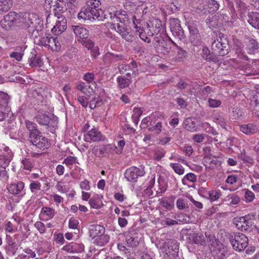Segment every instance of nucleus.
<instances>
[{"label": "nucleus", "instance_id": "obj_1", "mask_svg": "<svg viewBox=\"0 0 259 259\" xmlns=\"http://www.w3.org/2000/svg\"><path fill=\"white\" fill-rule=\"evenodd\" d=\"M205 235L208 240V246L212 255L217 259H224L226 256V247L223 244L220 243L215 236L210 234L209 232H206Z\"/></svg>", "mask_w": 259, "mask_h": 259}, {"label": "nucleus", "instance_id": "obj_2", "mask_svg": "<svg viewBox=\"0 0 259 259\" xmlns=\"http://www.w3.org/2000/svg\"><path fill=\"white\" fill-rule=\"evenodd\" d=\"M21 23L32 29V32L34 31L38 32L41 30L42 23L37 14L33 13H21Z\"/></svg>", "mask_w": 259, "mask_h": 259}, {"label": "nucleus", "instance_id": "obj_3", "mask_svg": "<svg viewBox=\"0 0 259 259\" xmlns=\"http://www.w3.org/2000/svg\"><path fill=\"white\" fill-rule=\"evenodd\" d=\"M103 11L102 10H92L85 8L83 11L80 12L77 15L79 20L84 21L93 22L96 20L100 21L103 19Z\"/></svg>", "mask_w": 259, "mask_h": 259}, {"label": "nucleus", "instance_id": "obj_4", "mask_svg": "<svg viewBox=\"0 0 259 259\" xmlns=\"http://www.w3.org/2000/svg\"><path fill=\"white\" fill-rule=\"evenodd\" d=\"M21 23V13L10 12L1 21L2 27L5 30H9L12 27L18 26Z\"/></svg>", "mask_w": 259, "mask_h": 259}, {"label": "nucleus", "instance_id": "obj_5", "mask_svg": "<svg viewBox=\"0 0 259 259\" xmlns=\"http://www.w3.org/2000/svg\"><path fill=\"white\" fill-rule=\"evenodd\" d=\"M230 240L233 248L239 251L243 250L248 244L247 236L242 233L231 235Z\"/></svg>", "mask_w": 259, "mask_h": 259}, {"label": "nucleus", "instance_id": "obj_6", "mask_svg": "<svg viewBox=\"0 0 259 259\" xmlns=\"http://www.w3.org/2000/svg\"><path fill=\"white\" fill-rule=\"evenodd\" d=\"M228 43L226 39L219 37L215 39L211 44V49L216 55L223 56L228 53Z\"/></svg>", "mask_w": 259, "mask_h": 259}, {"label": "nucleus", "instance_id": "obj_7", "mask_svg": "<svg viewBox=\"0 0 259 259\" xmlns=\"http://www.w3.org/2000/svg\"><path fill=\"white\" fill-rule=\"evenodd\" d=\"M253 219L249 215L237 217L233 220V223L236 228L242 231L248 230L253 225Z\"/></svg>", "mask_w": 259, "mask_h": 259}, {"label": "nucleus", "instance_id": "obj_8", "mask_svg": "<svg viewBox=\"0 0 259 259\" xmlns=\"http://www.w3.org/2000/svg\"><path fill=\"white\" fill-rule=\"evenodd\" d=\"M0 167L5 169L12 160L13 154L8 147L3 144L0 145Z\"/></svg>", "mask_w": 259, "mask_h": 259}, {"label": "nucleus", "instance_id": "obj_9", "mask_svg": "<svg viewBox=\"0 0 259 259\" xmlns=\"http://www.w3.org/2000/svg\"><path fill=\"white\" fill-rule=\"evenodd\" d=\"M145 174L144 168L132 166L127 168L124 172V177L128 182H136L139 177Z\"/></svg>", "mask_w": 259, "mask_h": 259}, {"label": "nucleus", "instance_id": "obj_10", "mask_svg": "<svg viewBox=\"0 0 259 259\" xmlns=\"http://www.w3.org/2000/svg\"><path fill=\"white\" fill-rule=\"evenodd\" d=\"M220 5L215 0H203L202 3L198 6L197 9L204 14L207 12L212 13L218 11L219 9Z\"/></svg>", "mask_w": 259, "mask_h": 259}, {"label": "nucleus", "instance_id": "obj_11", "mask_svg": "<svg viewBox=\"0 0 259 259\" xmlns=\"http://www.w3.org/2000/svg\"><path fill=\"white\" fill-rule=\"evenodd\" d=\"M124 23V22H122L120 24H112L110 26V28L115 30L125 40L132 41L134 40V36L125 26Z\"/></svg>", "mask_w": 259, "mask_h": 259}, {"label": "nucleus", "instance_id": "obj_12", "mask_svg": "<svg viewBox=\"0 0 259 259\" xmlns=\"http://www.w3.org/2000/svg\"><path fill=\"white\" fill-rule=\"evenodd\" d=\"M10 98L7 93L0 91V121H3L9 110L8 103Z\"/></svg>", "mask_w": 259, "mask_h": 259}, {"label": "nucleus", "instance_id": "obj_13", "mask_svg": "<svg viewBox=\"0 0 259 259\" xmlns=\"http://www.w3.org/2000/svg\"><path fill=\"white\" fill-rule=\"evenodd\" d=\"M57 18L56 25L52 29V31L55 35L62 34L66 29L67 20L63 15L55 16Z\"/></svg>", "mask_w": 259, "mask_h": 259}, {"label": "nucleus", "instance_id": "obj_14", "mask_svg": "<svg viewBox=\"0 0 259 259\" xmlns=\"http://www.w3.org/2000/svg\"><path fill=\"white\" fill-rule=\"evenodd\" d=\"M169 27L172 35L175 37H178L183 35V31L180 25V21L177 18H170Z\"/></svg>", "mask_w": 259, "mask_h": 259}, {"label": "nucleus", "instance_id": "obj_15", "mask_svg": "<svg viewBox=\"0 0 259 259\" xmlns=\"http://www.w3.org/2000/svg\"><path fill=\"white\" fill-rule=\"evenodd\" d=\"M24 183L22 181H17V182L13 183L7 187L8 191L15 195L19 194H24L25 191L24 190Z\"/></svg>", "mask_w": 259, "mask_h": 259}, {"label": "nucleus", "instance_id": "obj_16", "mask_svg": "<svg viewBox=\"0 0 259 259\" xmlns=\"http://www.w3.org/2000/svg\"><path fill=\"white\" fill-rule=\"evenodd\" d=\"M165 245L167 247V249L165 250L166 254L169 256L171 255L175 257L178 255L179 252V244L176 240H168Z\"/></svg>", "mask_w": 259, "mask_h": 259}, {"label": "nucleus", "instance_id": "obj_17", "mask_svg": "<svg viewBox=\"0 0 259 259\" xmlns=\"http://www.w3.org/2000/svg\"><path fill=\"white\" fill-rule=\"evenodd\" d=\"M7 245L5 247L6 252L9 254L15 255L18 249V244L12 239L11 236H6Z\"/></svg>", "mask_w": 259, "mask_h": 259}, {"label": "nucleus", "instance_id": "obj_18", "mask_svg": "<svg viewBox=\"0 0 259 259\" xmlns=\"http://www.w3.org/2000/svg\"><path fill=\"white\" fill-rule=\"evenodd\" d=\"M102 134L96 128H93L84 136L88 142L99 141L102 139Z\"/></svg>", "mask_w": 259, "mask_h": 259}, {"label": "nucleus", "instance_id": "obj_19", "mask_svg": "<svg viewBox=\"0 0 259 259\" xmlns=\"http://www.w3.org/2000/svg\"><path fill=\"white\" fill-rule=\"evenodd\" d=\"M239 130L247 135H253L258 131V127L253 123L242 124L239 126Z\"/></svg>", "mask_w": 259, "mask_h": 259}, {"label": "nucleus", "instance_id": "obj_20", "mask_svg": "<svg viewBox=\"0 0 259 259\" xmlns=\"http://www.w3.org/2000/svg\"><path fill=\"white\" fill-rule=\"evenodd\" d=\"M171 41H172L171 39L170 40H164L160 44H156L155 49L157 52L164 55L167 54L171 50L170 44Z\"/></svg>", "mask_w": 259, "mask_h": 259}, {"label": "nucleus", "instance_id": "obj_21", "mask_svg": "<svg viewBox=\"0 0 259 259\" xmlns=\"http://www.w3.org/2000/svg\"><path fill=\"white\" fill-rule=\"evenodd\" d=\"M69 7L64 0H58L56 5L53 9V12L54 16L63 15L62 14L65 12Z\"/></svg>", "mask_w": 259, "mask_h": 259}, {"label": "nucleus", "instance_id": "obj_22", "mask_svg": "<svg viewBox=\"0 0 259 259\" xmlns=\"http://www.w3.org/2000/svg\"><path fill=\"white\" fill-rule=\"evenodd\" d=\"M103 198V196L101 195L94 194L89 201L91 207L94 209L101 208L104 205L102 202Z\"/></svg>", "mask_w": 259, "mask_h": 259}, {"label": "nucleus", "instance_id": "obj_23", "mask_svg": "<svg viewBox=\"0 0 259 259\" xmlns=\"http://www.w3.org/2000/svg\"><path fill=\"white\" fill-rule=\"evenodd\" d=\"M55 210L50 207H42L39 217L43 221H48L52 219L55 215Z\"/></svg>", "mask_w": 259, "mask_h": 259}, {"label": "nucleus", "instance_id": "obj_24", "mask_svg": "<svg viewBox=\"0 0 259 259\" xmlns=\"http://www.w3.org/2000/svg\"><path fill=\"white\" fill-rule=\"evenodd\" d=\"M130 68V71L132 74H135L138 71L137 65L135 61H132L130 64H121L118 66L119 71L122 74H125L127 71H129Z\"/></svg>", "mask_w": 259, "mask_h": 259}, {"label": "nucleus", "instance_id": "obj_25", "mask_svg": "<svg viewBox=\"0 0 259 259\" xmlns=\"http://www.w3.org/2000/svg\"><path fill=\"white\" fill-rule=\"evenodd\" d=\"M104 232L105 228L100 225H92L89 228L90 236L94 238L101 235Z\"/></svg>", "mask_w": 259, "mask_h": 259}, {"label": "nucleus", "instance_id": "obj_26", "mask_svg": "<svg viewBox=\"0 0 259 259\" xmlns=\"http://www.w3.org/2000/svg\"><path fill=\"white\" fill-rule=\"evenodd\" d=\"M72 30L75 36L81 39H85L89 36V31L86 28L78 25L72 26Z\"/></svg>", "mask_w": 259, "mask_h": 259}, {"label": "nucleus", "instance_id": "obj_27", "mask_svg": "<svg viewBox=\"0 0 259 259\" xmlns=\"http://www.w3.org/2000/svg\"><path fill=\"white\" fill-rule=\"evenodd\" d=\"M189 238L191 241L196 244L203 245L206 243L204 236L200 233H190Z\"/></svg>", "mask_w": 259, "mask_h": 259}, {"label": "nucleus", "instance_id": "obj_28", "mask_svg": "<svg viewBox=\"0 0 259 259\" xmlns=\"http://www.w3.org/2000/svg\"><path fill=\"white\" fill-rule=\"evenodd\" d=\"M247 21L253 27L259 29V13L254 12L249 13Z\"/></svg>", "mask_w": 259, "mask_h": 259}, {"label": "nucleus", "instance_id": "obj_29", "mask_svg": "<svg viewBox=\"0 0 259 259\" xmlns=\"http://www.w3.org/2000/svg\"><path fill=\"white\" fill-rule=\"evenodd\" d=\"M183 126L186 130L191 132H196L197 130L195 120L192 118H188L185 119L183 123Z\"/></svg>", "mask_w": 259, "mask_h": 259}, {"label": "nucleus", "instance_id": "obj_30", "mask_svg": "<svg viewBox=\"0 0 259 259\" xmlns=\"http://www.w3.org/2000/svg\"><path fill=\"white\" fill-rule=\"evenodd\" d=\"M118 86L120 89H124L129 86L132 82L131 78L126 77L124 75L119 76L117 78Z\"/></svg>", "mask_w": 259, "mask_h": 259}, {"label": "nucleus", "instance_id": "obj_31", "mask_svg": "<svg viewBox=\"0 0 259 259\" xmlns=\"http://www.w3.org/2000/svg\"><path fill=\"white\" fill-rule=\"evenodd\" d=\"M259 48L257 41L252 38L249 39L246 46V50L249 54H253Z\"/></svg>", "mask_w": 259, "mask_h": 259}, {"label": "nucleus", "instance_id": "obj_32", "mask_svg": "<svg viewBox=\"0 0 259 259\" xmlns=\"http://www.w3.org/2000/svg\"><path fill=\"white\" fill-rule=\"evenodd\" d=\"M253 113L259 117V94L255 95L251 101Z\"/></svg>", "mask_w": 259, "mask_h": 259}, {"label": "nucleus", "instance_id": "obj_33", "mask_svg": "<svg viewBox=\"0 0 259 259\" xmlns=\"http://www.w3.org/2000/svg\"><path fill=\"white\" fill-rule=\"evenodd\" d=\"M50 145L48 139L43 136L40 139H38L37 142H35L33 144V145L36 146L37 148L43 150L47 149L50 146Z\"/></svg>", "mask_w": 259, "mask_h": 259}, {"label": "nucleus", "instance_id": "obj_34", "mask_svg": "<svg viewBox=\"0 0 259 259\" xmlns=\"http://www.w3.org/2000/svg\"><path fill=\"white\" fill-rule=\"evenodd\" d=\"M110 237L108 235L103 234L97 237L94 241V243L99 246H103L107 244Z\"/></svg>", "mask_w": 259, "mask_h": 259}, {"label": "nucleus", "instance_id": "obj_35", "mask_svg": "<svg viewBox=\"0 0 259 259\" xmlns=\"http://www.w3.org/2000/svg\"><path fill=\"white\" fill-rule=\"evenodd\" d=\"M203 196L211 201L218 200L220 197V193L216 190L204 191Z\"/></svg>", "mask_w": 259, "mask_h": 259}, {"label": "nucleus", "instance_id": "obj_36", "mask_svg": "<svg viewBox=\"0 0 259 259\" xmlns=\"http://www.w3.org/2000/svg\"><path fill=\"white\" fill-rule=\"evenodd\" d=\"M171 43L176 47L177 49V55L176 57V60L181 61L185 59L187 55V52L179 47L175 42L171 41Z\"/></svg>", "mask_w": 259, "mask_h": 259}, {"label": "nucleus", "instance_id": "obj_37", "mask_svg": "<svg viewBox=\"0 0 259 259\" xmlns=\"http://www.w3.org/2000/svg\"><path fill=\"white\" fill-rule=\"evenodd\" d=\"M90 88V85H86L82 81H79L76 84V89L88 97L91 95V92L89 90Z\"/></svg>", "mask_w": 259, "mask_h": 259}, {"label": "nucleus", "instance_id": "obj_38", "mask_svg": "<svg viewBox=\"0 0 259 259\" xmlns=\"http://www.w3.org/2000/svg\"><path fill=\"white\" fill-rule=\"evenodd\" d=\"M203 163L206 168L213 169L216 165L217 161L208 155H205L203 159Z\"/></svg>", "mask_w": 259, "mask_h": 259}, {"label": "nucleus", "instance_id": "obj_39", "mask_svg": "<svg viewBox=\"0 0 259 259\" xmlns=\"http://www.w3.org/2000/svg\"><path fill=\"white\" fill-rule=\"evenodd\" d=\"M135 29L136 32L138 33V35L140 38L144 40V41L149 43L151 41L150 39L147 37L144 32L143 27L141 26H137V24H136Z\"/></svg>", "mask_w": 259, "mask_h": 259}, {"label": "nucleus", "instance_id": "obj_40", "mask_svg": "<svg viewBox=\"0 0 259 259\" xmlns=\"http://www.w3.org/2000/svg\"><path fill=\"white\" fill-rule=\"evenodd\" d=\"M35 118L39 124L48 125L50 123V117L46 114H38Z\"/></svg>", "mask_w": 259, "mask_h": 259}, {"label": "nucleus", "instance_id": "obj_41", "mask_svg": "<svg viewBox=\"0 0 259 259\" xmlns=\"http://www.w3.org/2000/svg\"><path fill=\"white\" fill-rule=\"evenodd\" d=\"M116 15L119 17V22L120 23L128 22L129 20V16L131 15L130 13H127L126 11L123 10H119L116 11Z\"/></svg>", "mask_w": 259, "mask_h": 259}, {"label": "nucleus", "instance_id": "obj_42", "mask_svg": "<svg viewBox=\"0 0 259 259\" xmlns=\"http://www.w3.org/2000/svg\"><path fill=\"white\" fill-rule=\"evenodd\" d=\"M53 39L54 37L49 34L39 39L38 44L41 46H48L50 48H51V42L53 41Z\"/></svg>", "mask_w": 259, "mask_h": 259}, {"label": "nucleus", "instance_id": "obj_43", "mask_svg": "<svg viewBox=\"0 0 259 259\" xmlns=\"http://www.w3.org/2000/svg\"><path fill=\"white\" fill-rule=\"evenodd\" d=\"M12 4V0H0V11H8L11 8Z\"/></svg>", "mask_w": 259, "mask_h": 259}, {"label": "nucleus", "instance_id": "obj_44", "mask_svg": "<svg viewBox=\"0 0 259 259\" xmlns=\"http://www.w3.org/2000/svg\"><path fill=\"white\" fill-rule=\"evenodd\" d=\"M29 65L32 67L40 66L42 64V60L40 57L32 54L31 57L29 59Z\"/></svg>", "mask_w": 259, "mask_h": 259}, {"label": "nucleus", "instance_id": "obj_45", "mask_svg": "<svg viewBox=\"0 0 259 259\" xmlns=\"http://www.w3.org/2000/svg\"><path fill=\"white\" fill-rule=\"evenodd\" d=\"M25 126L29 132V134H31L32 133H36V131H39L37 129V126L36 124L32 121H30L28 120L25 121Z\"/></svg>", "mask_w": 259, "mask_h": 259}, {"label": "nucleus", "instance_id": "obj_46", "mask_svg": "<svg viewBox=\"0 0 259 259\" xmlns=\"http://www.w3.org/2000/svg\"><path fill=\"white\" fill-rule=\"evenodd\" d=\"M169 165L176 174L179 175H182L184 174L185 168L181 164L179 163H170Z\"/></svg>", "mask_w": 259, "mask_h": 259}, {"label": "nucleus", "instance_id": "obj_47", "mask_svg": "<svg viewBox=\"0 0 259 259\" xmlns=\"http://www.w3.org/2000/svg\"><path fill=\"white\" fill-rule=\"evenodd\" d=\"M153 159L156 160H160L165 154V151L162 148H158L153 151Z\"/></svg>", "mask_w": 259, "mask_h": 259}, {"label": "nucleus", "instance_id": "obj_48", "mask_svg": "<svg viewBox=\"0 0 259 259\" xmlns=\"http://www.w3.org/2000/svg\"><path fill=\"white\" fill-rule=\"evenodd\" d=\"M42 136L41 132L36 131V133H32L31 134H29V140L30 142L33 145L35 142H37L39 139Z\"/></svg>", "mask_w": 259, "mask_h": 259}, {"label": "nucleus", "instance_id": "obj_49", "mask_svg": "<svg viewBox=\"0 0 259 259\" xmlns=\"http://www.w3.org/2000/svg\"><path fill=\"white\" fill-rule=\"evenodd\" d=\"M21 163L23 165V168L28 170H31L34 166L32 159L29 158H24L22 160Z\"/></svg>", "mask_w": 259, "mask_h": 259}, {"label": "nucleus", "instance_id": "obj_50", "mask_svg": "<svg viewBox=\"0 0 259 259\" xmlns=\"http://www.w3.org/2000/svg\"><path fill=\"white\" fill-rule=\"evenodd\" d=\"M101 103V100L99 96L94 97L89 103L90 108L92 109H95L97 106H100Z\"/></svg>", "mask_w": 259, "mask_h": 259}, {"label": "nucleus", "instance_id": "obj_51", "mask_svg": "<svg viewBox=\"0 0 259 259\" xmlns=\"http://www.w3.org/2000/svg\"><path fill=\"white\" fill-rule=\"evenodd\" d=\"M100 3L99 1L91 0L88 2V6L86 8H89L92 10H101L100 8Z\"/></svg>", "mask_w": 259, "mask_h": 259}, {"label": "nucleus", "instance_id": "obj_52", "mask_svg": "<svg viewBox=\"0 0 259 259\" xmlns=\"http://www.w3.org/2000/svg\"><path fill=\"white\" fill-rule=\"evenodd\" d=\"M202 57L204 59L208 61H214L215 60L214 58L213 57L212 55L210 54L209 51L207 48H204L203 49Z\"/></svg>", "mask_w": 259, "mask_h": 259}, {"label": "nucleus", "instance_id": "obj_53", "mask_svg": "<svg viewBox=\"0 0 259 259\" xmlns=\"http://www.w3.org/2000/svg\"><path fill=\"white\" fill-rule=\"evenodd\" d=\"M208 106L210 108H215L219 107L221 105L222 102L219 100L209 98L208 99Z\"/></svg>", "mask_w": 259, "mask_h": 259}, {"label": "nucleus", "instance_id": "obj_54", "mask_svg": "<svg viewBox=\"0 0 259 259\" xmlns=\"http://www.w3.org/2000/svg\"><path fill=\"white\" fill-rule=\"evenodd\" d=\"M186 180L191 183L195 182L197 180L196 176L193 173H188V174L185 176L184 178L182 180V182L184 185L186 184L185 181Z\"/></svg>", "mask_w": 259, "mask_h": 259}, {"label": "nucleus", "instance_id": "obj_55", "mask_svg": "<svg viewBox=\"0 0 259 259\" xmlns=\"http://www.w3.org/2000/svg\"><path fill=\"white\" fill-rule=\"evenodd\" d=\"M41 184L38 181H32L29 185V188L32 193H35L37 190H39Z\"/></svg>", "mask_w": 259, "mask_h": 259}, {"label": "nucleus", "instance_id": "obj_56", "mask_svg": "<svg viewBox=\"0 0 259 259\" xmlns=\"http://www.w3.org/2000/svg\"><path fill=\"white\" fill-rule=\"evenodd\" d=\"M51 48L52 50L54 51H59L61 49V44L59 42L58 38L56 37H54L53 41L51 42Z\"/></svg>", "mask_w": 259, "mask_h": 259}, {"label": "nucleus", "instance_id": "obj_57", "mask_svg": "<svg viewBox=\"0 0 259 259\" xmlns=\"http://www.w3.org/2000/svg\"><path fill=\"white\" fill-rule=\"evenodd\" d=\"M228 199L229 200H230V205L238 204L240 201V197L236 194H232L228 196Z\"/></svg>", "mask_w": 259, "mask_h": 259}, {"label": "nucleus", "instance_id": "obj_58", "mask_svg": "<svg viewBox=\"0 0 259 259\" xmlns=\"http://www.w3.org/2000/svg\"><path fill=\"white\" fill-rule=\"evenodd\" d=\"M190 41L194 46H198L201 44L199 34L197 35H190Z\"/></svg>", "mask_w": 259, "mask_h": 259}, {"label": "nucleus", "instance_id": "obj_59", "mask_svg": "<svg viewBox=\"0 0 259 259\" xmlns=\"http://www.w3.org/2000/svg\"><path fill=\"white\" fill-rule=\"evenodd\" d=\"M77 158L73 156H68L64 160L63 163L65 164L66 165L70 166L76 163Z\"/></svg>", "mask_w": 259, "mask_h": 259}, {"label": "nucleus", "instance_id": "obj_60", "mask_svg": "<svg viewBox=\"0 0 259 259\" xmlns=\"http://www.w3.org/2000/svg\"><path fill=\"white\" fill-rule=\"evenodd\" d=\"M77 100L82 107L86 108L89 104V98L83 96H78Z\"/></svg>", "mask_w": 259, "mask_h": 259}, {"label": "nucleus", "instance_id": "obj_61", "mask_svg": "<svg viewBox=\"0 0 259 259\" xmlns=\"http://www.w3.org/2000/svg\"><path fill=\"white\" fill-rule=\"evenodd\" d=\"M34 227L37 229L40 234H43L46 232L45 225L41 222L37 221L35 223Z\"/></svg>", "mask_w": 259, "mask_h": 259}, {"label": "nucleus", "instance_id": "obj_62", "mask_svg": "<svg viewBox=\"0 0 259 259\" xmlns=\"http://www.w3.org/2000/svg\"><path fill=\"white\" fill-rule=\"evenodd\" d=\"M62 250L69 253H74L73 242L67 243L62 247Z\"/></svg>", "mask_w": 259, "mask_h": 259}, {"label": "nucleus", "instance_id": "obj_63", "mask_svg": "<svg viewBox=\"0 0 259 259\" xmlns=\"http://www.w3.org/2000/svg\"><path fill=\"white\" fill-rule=\"evenodd\" d=\"M245 200L247 202H250L253 201L254 198V195L252 192L248 190L245 191L244 195Z\"/></svg>", "mask_w": 259, "mask_h": 259}, {"label": "nucleus", "instance_id": "obj_64", "mask_svg": "<svg viewBox=\"0 0 259 259\" xmlns=\"http://www.w3.org/2000/svg\"><path fill=\"white\" fill-rule=\"evenodd\" d=\"M79 222L74 218H71L69 220L68 226L70 229H75L77 228Z\"/></svg>", "mask_w": 259, "mask_h": 259}]
</instances>
